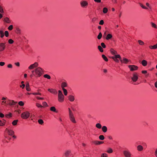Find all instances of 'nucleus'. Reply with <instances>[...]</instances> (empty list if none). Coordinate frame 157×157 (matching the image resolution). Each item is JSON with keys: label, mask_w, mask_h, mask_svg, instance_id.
Masks as SVG:
<instances>
[{"label": "nucleus", "mask_w": 157, "mask_h": 157, "mask_svg": "<svg viewBox=\"0 0 157 157\" xmlns=\"http://www.w3.org/2000/svg\"><path fill=\"white\" fill-rule=\"evenodd\" d=\"M12 65L10 64H9L7 66V67L9 68H12Z\"/></svg>", "instance_id": "obj_60"}, {"label": "nucleus", "mask_w": 157, "mask_h": 157, "mask_svg": "<svg viewBox=\"0 0 157 157\" xmlns=\"http://www.w3.org/2000/svg\"><path fill=\"white\" fill-rule=\"evenodd\" d=\"M112 37V35L111 34L109 33L106 36V37L105 38L106 40H108L111 39Z\"/></svg>", "instance_id": "obj_22"}, {"label": "nucleus", "mask_w": 157, "mask_h": 157, "mask_svg": "<svg viewBox=\"0 0 157 157\" xmlns=\"http://www.w3.org/2000/svg\"><path fill=\"white\" fill-rule=\"evenodd\" d=\"M140 5L141 6V7L143 8V9H147V8L146 7V6H144L142 4L140 3Z\"/></svg>", "instance_id": "obj_51"}, {"label": "nucleus", "mask_w": 157, "mask_h": 157, "mask_svg": "<svg viewBox=\"0 0 157 157\" xmlns=\"http://www.w3.org/2000/svg\"><path fill=\"white\" fill-rule=\"evenodd\" d=\"M43 105L44 107H48V105L46 102L44 101L42 102Z\"/></svg>", "instance_id": "obj_43"}, {"label": "nucleus", "mask_w": 157, "mask_h": 157, "mask_svg": "<svg viewBox=\"0 0 157 157\" xmlns=\"http://www.w3.org/2000/svg\"><path fill=\"white\" fill-rule=\"evenodd\" d=\"M38 122L39 124H42L44 123V121L43 120L41 119H39L38 121Z\"/></svg>", "instance_id": "obj_49"}, {"label": "nucleus", "mask_w": 157, "mask_h": 157, "mask_svg": "<svg viewBox=\"0 0 157 157\" xmlns=\"http://www.w3.org/2000/svg\"><path fill=\"white\" fill-rule=\"evenodd\" d=\"M14 42V41L12 39H10L8 40V43L10 44H12Z\"/></svg>", "instance_id": "obj_50"}, {"label": "nucleus", "mask_w": 157, "mask_h": 157, "mask_svg": "<svg viewBox=\"0 0 157 157\" xmlns=\"http://www.w3.org/2000/svg\"><path fill=\"white\" fill-rule=\"evenodd\" d=\"M99 139L101 140H103L105 139V137L104 136L102 135H100L99 137Z\"/></svg>", "instance_id": "obj_42"}, {"label": "nucleus", "mask_w": 157, "mask_h": 157, "mask_svg": "<svg viewBox=\"0 0 157 157\" xmlns=\"http://www.w3.org/2000/svg\"><path fill=\"white\" fill-rule=\"evenodd\" d=\"M101 157H108V155L105 153H103L101 155Z\"/></svg>", "instance_id": "obj_45"}, {"label": "nucleus", "mask_w": 157, "mask_h": 157, "mask_svg": "<svg viewBox=\"0 0 157 157\" xmlns=\"http://www.w3.org/2000/svg\"><path fill=\"white\" fill-rule=\"evenodd\" d=\"M141 64L144 66H146L147 65V62L145 60H143L142 61Z\"/></svg>", "instance_id": "obj_24"}, {"label": "nucleus", "mask_w": 157, "mask_h": 157, "mask_svg": "<svg viewBox=\"0 0 157 157\" xmlns=\"http://www.w3.org/2000/svg\"><path fill=\"white\" fill-rule=\"evenodd\" d=\"M69 115L70 121L73 123H76L73 113L70 108H68Z\"/></svg>", "instance_id": "obj_3"}, {"label": "nucleus", "mask_w": 157, "mask_h": 157, "mask_svg": "<svg viewBox=\"0 0 157 157\" xmlns=\"http://www.w3.org/2000/svg\"><path fill=\"white\" fill-rule=\"evenodd\" d=\"M94 1L98 3H100L101 2V0H94Z\"/></svg>", "instance_id": "obj_63"}, {"label": "nucleus", "mask_w": 157, "mask_h": 157, "mask_svg": "<svg viewBox=\"0 0 157 157\" xmlns=\"http://www.w3.org/2000/svg\"><path fill=\"white\" fill-rule=\"evenodd\" d=\"M71 153V151H66L64 153V155L66 157H68Z\"/></svg>", "instance_id": "obj_20"}, {"label": "nucleus", "mask_w": 157, "mask_h": 157, "mask_svg": "<svg viewBox=\"0 0 157 157\" xmlns=\"http://www.w3.org/2000/svg\"><path fill=\"white\" fill-rule=\"evenodd\" d=\"M67 86V84L66 82H63L61 83V87L62 89H65L64 88L66 87Z\"/></svg>", "instance_id": "obj_16"}, {"label": "nucleus", "mask_w": 157, "mask_h": 157, "mask_svg": "<svg viewBox=\"0 0 157 157\" xmlns=\"http://www.w3.org/2000/svg\"><path fill=\"white\" fill-rule=\"evenodd\" d=\"M5 36L6 37H7L9 36V32L8 31H6L5 32Z\"/></svg>", "instance_id": "obj_47"}, {"label": "nucleus", "mask_w": 157, "mask_h": 157, "mask_svg": "<svg viewBox=\"0 0 157 157\" xmlns=\"http://www.w3.org/2000/svg\"><path fill=\"white\" fill-rule=\"evenodd\" d=\"M48 90L51 93L54 94H56L57 93L56 90L55 89H48Z\"/></svg>", "instance_id": "obj_15"}, {"label": "nucleus", "mask_w": 157, "mask_h": 157, "mask_svg": "<svg viewBox=\"0 0 157 157\" xmlns=\"http://www.w3.org/2000/svg\"><path fill=\"white\" fill-rule=\"evenodd\" d=\"M18 104L21 106H23L24 105V103L22 101H20L18 103Z\"/></svg>", "instance_id": "obj_46"}, {"label": "nucleus", "mask_w": 157, "mask_h": 157, "mask_svg": "<svg viewBox=\"0 0 157 157\" xmlns=\"http://www.w3.org/2000/svg\"><path fill=\"white\" fill-rule=\"evenodd\" d=\"M0 12L2 13H4L3 9L1 6H0Z\"/></svg>", "instance_id": "obj_56"}, {"label": "nucleus", "mask_w": 157, "mask_h": 157, "mask_svg": "<svg viewBox=\"0 0 157 157\" xmlns=\"http://www.w3.org/2000/svg\"><path fill=\"white\" fill-rule=\"evenodd\" d=\"M58 92L57 100L59 102L63 103L64 101V96L60 90H59Z\"/></svg>", "instance_id": "obj_2"}, {"label": "nucleus", "mask_w": 157, "mask_h": 157, "mask_svg": "<svg viewBox=\"0 0 157 157\" xmlns=\"http://www.w3.org/2000/svg\"><path fill=\"white\" fill-rule=\"evenodd\" d=\"M151 49H157V43L154 45H150L149 47Z\"/></svg>", "instance_id": "obj_17"}, {"label": "nucleus", "mask_w": 157, "mask_h": 157, "mask_svg": "<svg viewBox=\"0 0 157 157\" xmlns=\"http://www.w3.org/2000/svg\"><path fill=\"white\" fill-rule=\"evenodd\" d=\"M5 122L6 121L5 120L2 121L0 120V126H4L5 124Z\"/></svg>", "instance_id": "obj_26"}, {"label": "nucleus", "mask_w": 157, "mask_h": 157, "mask_svg": "<svg viewBox=\"0 0 157 157\" xmlns=\"http://www.w3.org/2000/svg\"><path fill=\"white\" fill-rule=\"evenodd\" d=\"M137 150L139 151H142L143 150V146L141 145H139L137 146Z\"/></svg>", "instance_id": "obj_19"}, {"label": "nucleus", "mask_w": 157, "mask_h": 157, "mask_svg": "<svg viewBox=\"0 0 157 157\" xmlns=\"http://www.w3.org/2000/svg\"><path fill=\"white\" fill-rule=\"evenodd\" d=\"M68 100L71 102H73L75 100V97L72 95H70L68 96Z\"/></svg>", "instance_id": "obj_14"}, {"label": "nucleus", "mask_w": 157, "mask_h": 157, "mask_svg": "<svg viewBox=\"0 0 157 157\" xmlns=\"http://www.w3.org/2000/svg\"><path fill=\"white\" fill-rule=\"evenodd\" d=\"M113 150L111 148H109L107 151V152L109 153H111L113 152Z\"/></svg>", "instance_id": "obj_44"}, {"label": "nucleus", "mask_w": 157, "mask_h": 157, "mask_svg": "<svg viewBox=\"0 0 157 157\" xmlns=\"http://www.w3.org/2000/svg\"><path fill=\"white\" fill-rule=\"evenodd\" d=\"M20 86L21 88H22V89H23L24 88L25 86V84H23L22 85H20Z\"/></svg>", "instance_id": "obj_54"}, {"label": "nucleus", "mask_w": 157, "mask_h": 157, "mask_svg": "<svg viewBox=\"0 0 157 157\" xmlns=\"http://www.w3.org/2000/svg\"><path fill=\"white\" fill-rule=\"evenodd\" d=\"M50 110L52 112H54L56 113L58 112V111L56 110L55 107L54 106H52L50 107Z\"/></svg>", "instance_id": "obj_21"}, {"label": "nucleus", "mask_w": 157, "mask_h": 157, "mask_svg": "<svg viewBox=\"0 0 157 157\" xmlns=\"http://www.w3.org/2000/svg\"><path fill=\"white\" fill-rule=\"evenodd\" d=\"M8 133L9 135L12 136L14 132L11 130H8Z\"/></svg>", "instance_id": "obj_27"}, {"label": "nucleus", "mask_w": 157, "mask_h": 157, "mask_svg": "<svg viewBox=\"0 0 157 157\" xmlns=\"http://www.w3.org/2000/svg\"><path fill=\"white\" fill-rule=\"evenodd\" d=\"M4 117V115L2 113H0V117L2 118Z\"/></svg>", "instance_id": "obj_64"}, {"label": "nucleus", "mask_w": 157, "mask_h": 157, "mask_svg": "<svg viewBox=\"0 0 157 157\" xmlns=\"http://www.w3.org/2000/svg\"><path fill=\"white\" fill-rule=\"evenodd\" d=\"M30 113L28 111H25L22 113L21 114V117L24 119H28L30 116Z\"/></svg>", "instance_id": "obj_4"}, {"label": "nucleus", "mask_w": 157, "mask_h": 157, "mask_svg": "<svg viewBox=\"0 0 157 157\" xmlns=\"http://www.w3.org/2000/svg\"><path fill=\"white\" fill-rule=\"evenodd\" d=\"M0 37L1 38H3L4 36V33L3 31L0 30Z\"/></svg>", "instance_id": "obj_39"}, {"label": "nucleus", "mask_w": 157, "mask_h": 157, "mask_svg": "<svg viewBox=\"0 0 157 157\" xmlns=\"http://www.w3.org/2000/svg\"><path fill=\"white\" fill-rule=\"evenodd\" d=\"M39 65L38 63L37 62H35L34 63L30 65L28 67L29 70H32L35 67H37Z\"/></svg>", "instance_id": "obj_11"}, {"label": "nucleus", "mask_w": 157, "mask_h": 157, "mask_svg": "<svg viewBox=\"0 0 157 157\" xmlns=\"http://www.w3.org/2000/svg\"><path fill=\"white\" fill-rule=\"evenodd\" d=\"M98 48L101 52H103V49L101 46L99 45L98 46Z\"/></svg>", "instance_id": "obj_38"}, {"label": "nucleus", "mask_w": 157, "mask_h": 157, "mask_svg": "<svg viewBox=\"0 0 157 157\" xmlns=\"http://www.w3.org/2000/svg\"><path fill=\"white\" fill-rule=\"evenodd\" d=\"M102 130L104 132H105L107 131V128L106 126H104L102 128Z\"/></svg>", "instance_id": "obj_25"}, {"label": "nucleus", "mask_w": 157, "mask_h": 157, "mask_svg": "<svg viewBox=\"0 0 157 157\" xmlns=\"http://www.w3.org/2000/svg\"><path fill=\"white\" fill-rule=\"evenodd\" d=\"M36 105L37 107L38 108H42L43 107V106L41 104L38 103H36Z\"/></svg>", "instance_id": "obj_48"}, {"label": "nucleus", "mask_w": 157, "mask_h": 157, "mask_svg": "<svg viewBox=\"0 0 157 157\" xmlns=\"http://www.w3.org/2000/svg\"><path fill=\"white\" fill-rule=\"evenodd\" d=\"M36 98L38 100H43L44 99L43 98L40 97L38 96H36Z\"/></svg>", "instance_id": "obj_57"}, {"label": "nucleus", "mask_w": 157, "mask_h": 157, "mask_svg": "<svg viewBox=\"0 0 157 157\" xmlns=\"http://www.w3.org/2000/svg\"><path fill=\"white\" fill-rule=\"evenodd\" d=\"M138 78V75L136 73H134L132 74V76L131 78L132 80L134 82H136Z\"/></svg>", "instance_id": "obj_9"}, {"label": "nucleus", "mask_w": 157, "mask_h": 157, "mask_svg": "<svg viewBox=\"0 0 157 157\" xmlns=\"http://www.w3.org/2000/svg\"><path fill=\"white\" fill-rule=\"evenodd\" d=\"M13 28V26L12 25H10L8 28V29L9 30H11Z\"/></svg>", "instance_id": "obj_41"}, {"label": "nucleus", "mask_w": 157, "mask_h": 157, "mask_svg": "<svg viewBox=\"0 0 157 157\" xmlns=\"http://www.w3.org/2000/svg\"><path fill=\"white\" fill-rule=\"evenodd\" d=\"M101 45L103 48H106V46L104 43H101Z\"/></svg>", "instance_id": "obj_53"}, {"label": "nucleus", "mask_w": 157, "mask_h": 157, "mask_svg": "<svg viewBox=\"0 0 157 157\" xmlns=\"http://www.w3.org/2000/svg\"><path fill=\"white\" fill-rule=\"evenodd\" d=\"M120 61L122 63L127 64L128 62L130 61V60L125 58H123L122 59L121 58Z\"/></svg>", "instance_id": "obj_13"}, {"label": "nucleus", "mask_w": 157, "mask_h": 157, "mask_svg": "<svg viewBox=\"0 0 157 157\" xmlns=\"http://www.w3.org/2000/svg\"><path fill=\"white\" fill-rule=\"evenodd\" d=\"M128 67L131 71L137 70L138 68L137 66L135 65H129L128 66Z\"/></svg>", "instance_id": "obj_10"}, {"label": "nucleus", "mask_w": 157, "mask_h": 157, "mask_svg": "<svg viewBox=\"0 0 157 157\" xmlns=\"http://www.w3.org/2000/svg\"><path fill=\"white\" fill-rule=\"evenodd\" d=\"M96 127L99 129H100L101 128V125L100 123H97L96 124Z\"/></svg>", "instance_id": "obj_34"}, {"label": "nucleus", "mask_w": 157, "mask_h": 157, "mask_svg": "<svg viewBox=\"0 0 157 157\" xmlns=\"http://www.w3.org/2000/svg\"><path fill=\"white\" fill-rule=\"evenodd\" d=\"M4 21L7 23H10L11 22L10 20L8 17H6L4 19Z\"/></svg>", "instance_id": "obj_23"}, {"label": "nucleus", "mask_w": 157, "mask_h": 157, "mask_svg": "<svg viewBox=\"0 0 157 157\" xmlns=\"http://www.w3.org/2000/svg\"><path fill=\"white\" fill-rule=\"evenodd\" d=\"M110 51L111 52L113 55H116V54H117V52L113 49H111Z\"/></svg>", "instance_id": "obj_28"}, {"label": "nucleus", "mask_w": 157, "mask_h": 157, "mask_svg": "<svg viewBox=\"0 0 157 157\" xmlns=\"http://www.w3.org/2000/svg\"><path fill=\"white\" fill-rule=\"evenodd\" d=\"M108 12V9L106 7H104L103 9V12L104 13H106Z\"/></svg>", "instance_id": "obj_37"}, {"label": "nucleus", "mask_w": 157, "mask_h": 157, "mask_svg": "<svg viewBox=\"0 0 157 157\" xmlns=\"http://www.w3.org/2000/svg\"><path fill=\"white\" fill-rule=\"evenodd\" d=\"M62 90L63 91L64 95L65 96L67 95V90L65 89H63Z\"/></svg>", "instance_id": "obj_36"}, {"label": "nucleus", "mask_w": 157, "mask_h": 157, "mask_svg": "<svg viewBox=\"0 0 157 157\" xmlns=\"http://www.w3.org/2000/svg\"><path fill=\"white\" fill-rule=\"evenodd\" d=\"M5 48V43H0V52H2L4 51Z\"/></svg>", "instance_id": "obj_12"}, {"label": "nucleus", "mask_w": 157, "mask_h": 157, "mask_svg": "<svg viewBox=\"0 0 157 157\" xmlns=\"http://www.w3.org/2000/svg\"><path fill=\"white\" fill-rule=\"evenodd\" d=\"M2 102L6 104L7 105H10V106L15 105L17 103L13 100H10L9 99H8L6 101H2Z\"/></svg>", "instance_id": "obj_5"}, {"label": "nucleus", "mask_w": 157, "mask_h": 157, "mask_svg": "<svg viewBox=\"0 0 157 157\" xmlns=\"http://www.w3.org/2000/svg\"><path fill=\"white\" fill-rule=\"evenodd\" d=\"M139 44L140 45H143L144 44V42L141 40H139L138 41Z\"/></svg>", "instance_id": "obj_30"}, {"label": "nucleus", "mask_w": 157, "mask_h": 157, "mask_svg": "<svg viewBox=\"0 0 157 157\" xmlns=\"http://www.w3.org/2000/svg\"><path fill=\"white\" fill-rule=\"evenodd\" d=\"M12 116V114L11 113H10L6 115V117H10Z\"/></svg>", "instance_id": "obj_55"}, {"label": "nucleus", "mask_w": 157, "mask_h": 157, "mask_svg": "<svg viewBox=\"0 0 157 157\" xmlns=\"http://www.w3.org/2000/svg\"><path fill=\"white\" fill-rule=\"evenodd\" d=\"M43 71L40 67H38L32 71V74L30 75L31 78L35 77L36 78L40 77L43 74Z\"/></svg>", "instance_id": "obj_1"}, {"label": "nucleus", "mask_w": 157, "mask_h": 157, "mask_svg": "<svg viewBox=\"0 0 157 157\" xmlns=\"http://www.w3.org/2000/svg\"><path fill=\"white\" fill-rule=\"evenodd\" d=\"M151 24L152 27L153 28H154L155 29H157V26L155 24L152 22H151Z\"/></svg>", "instance_id": "obj_33"}, {"label": "nucleus", "mask_w": 157, "mask_h": 157, "mask_svg": "<svg viewBox=\"0 0 157 157\" xmlns=\"http://www.w3.org/2000/svg\"><path fill=\"white\" fill-rule=\"evenodd\" d=\"M15 64L17 67L20 66V63L19 62H17L15 63Z\"/></svg>", "instance_id": "obj_61"}, {"label": "nucleus", "mask_w": 157, "mask_h": 157, "mask_svg": "<svg viewBox=\"0 0 157 157\" xmlns=\"http://www.w3.org/2000/svg\"><path fill=\"white\" fill-rule=\"evenodd\" d=\"M44 78H47L48 79H50L51 78V77L50 76L48 75V74H45L44 75Z\"/></svg>", "instance_id": "obj_32"}, {"label": "nucleus", "mask_w": 157, "mask_h": 157, "mask_svg": "<svg viewBox=\"0 0 157 157\" xmlns=\"http://www.w3.org/2000/svg\"><path fill=\"white\" fill-rule=\"evenodd\" d=\"M104 22L103 20H101L99 23V24L101 25H103L104 24Z\"/></svg>", "instance_id": "obj_58"}, {"label": "nucleus", "mask_w": 157, "mask_h": 157, "mask_svg": "<svg viewBox=\"0 0 157 157\" xmlns=\"http://www.w3.org/2000/svg\"><path fill=\"white\" fill-rule=\"evenodd\" d=\"M93 143L95 145H99L103 144V142L102 141L96 140L94 141Z\"/></svg>", "instance_id": "obj_18"}, {"label": "nucleus", "mask_w": 157, "mask_h": 157, "mask_svg": "<svg viewBox=\"0 0 157 157\" xmlns=\"http://www.w3.org/2000/svg\"><path fill=\"white\" fill-rule=\"evenodd\" d=\"M18 121V120H14L12 122V124L13 125H15L17 124Z\"/></svg>", "instance_id": "obj_35"}, {"label": "nucleus", "mask_w": 157, "mask_h": 157, "mask_svg": "<svg viewBox=\"0 0 157 157\" xmlns=\"http://www.w3.org/2000/svg\"><path fill=\"white\" fill-rule=\"evenodd\" d=\"M80 5L82 7L86 8L88 5V2L86 0H82L80 2Z\"/></svg>", "instance_id": "obj_6"}, {"label": "nucleus", "mask_w": 157, "mask_h": 157, "mask_svg": "<svg viewBox=\"0 0 157 157\" xmlns=\"http://www.w3.org/2000/svg\"><path fill=\"white\" fill-rule=\"evenodd\" d=\"M102 35L101 33H100L97 36L98 39L99 40L102 37Z\"/></svg>", "instance_id": "obj_40"}, {"label": "nucleus", "mask_w": 157, "mask_h": 157, "mask_svg": "<svg viewBox=\"0 0 157 157\" xmlns=\"http://www.w3.org/2000/svg\"><path fill=\"white\" fill-rule=\"evenodd\" d=\"M102 57L105 61L107 62L108 61V58L104 55H102Z\"/></svg>", "instance_id": "obj_29"}, {"label": "nucleus", "mask_w": 157, "mask_h": 157, "mask_svg": "<svg viewBox=\"0 0 157 157\" xmlns=\"http://www.w3.org/2000/svg\"><path fill=\"white\" fill-rule=\"evenodd\" d=\"M32 94L34 95H41V94L40 93H32Z\"/></svg>", "instance_id": "obj_52"}, {"label": "nucleus", "mask_w": 157, "mask_h": 157, "mask_svg": "<svg viewBox=\"0 0 157 157\" xmlns=\"http://www.w3.org/2000/svg\"><path fill=\"white\" fill-rule=\"evenodd\" d=\"M5 64V63L4 62H0V66H3Z\"/></svg>", "instance_id": "obj_59"}, {"label": "nucleus", "mask_w": 157, "mask_h": 157, "mask_svg": "<svg viewBox=\"0 0 157 157\" xmlns=\"http://www.w3.org/2000/svg\"><path fill=\"white\" fill-rule=\"evenodd\" d=\"M27 91H29L31 90V89L29 87V83H28L26 85L25 87Z\"/></svg>", "instance_id": "obj_31"}, {"label": "nucleus", "mask_w": 157, "mask_h": 157, "mask_svg": "<svg viewBox=\"0 0 157 157\" xmlns=\"http://www.w3.org/2000/svg\"><path fill=\"white\" fill-rule=\"evenodd\" d=\"M142 73L143 74H146L147 73V71H146V70H144V71H142Z\"/></svg>", "instance_id": "obj_62"}, {"label": "nucleus", "mask_w": 157, "mask_h": 157, "mask_svg": "<svg viewBox=\"0 0 157 157\" xmlns=\"http://www.w3.org/2000/svg\"><path fill=\"white\" fill-rule=\"evenodd\" d=\"M123 154L125 157H131L132 154L128 149L124 151Z\"/></svg>", "instance_id": "obj_8"}, {"label": "nucleus", "mask_w": 157, "mask_h": 157, "mask_svg": "<svg viewBox=\"0 0 157 157\" xmlns=\"http://www.w3.org/2000/svg\"><path fill=\"white\" fill-rule=\"evenodd\" d=\"M117 63L119 62V60L117 59H119L120 60H121V56L120 55L117 54L114 55L111 57Z\"/></svg>", "instance_id": "obj_7"}]
</instances>
